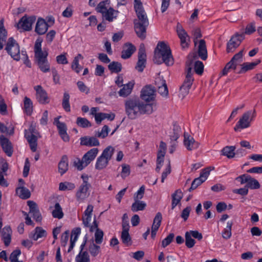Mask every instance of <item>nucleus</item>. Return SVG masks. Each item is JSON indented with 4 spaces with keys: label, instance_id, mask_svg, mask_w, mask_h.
<instances>
[{
    "label": "nucleus",
    "instance_id": "423d86ee",
    "mask_svg": "<svg viewBox=\"0 0 262 262\" xmlns=\"http://www.w3.org/2000/svg\"><path fill=\"white\" fill-rule=\"evenodd\" d=\"M235 180L240 182L241 184H246V186L248 189H258L260 188V185L258 181L255 179L252 178L250 175L244 174L237 177Z\"/></svg>",
    "mask_w": 262,
    "mask_h": 262
},
{
    "label": "nucleus",
    "instance_id": "7ed1b4c3",
    "mask_svg": "<svg viewBox=\"0 0 262 262\" xmlns=\"http://www.w3.org/2000/svg\"><path fill=\"white\" fill-rule=\"evenodd\" d=\"M136 12L138 19L134 21L135 32L139 38L144 40L146 37V28L148 26L149 22L146 14L143 7L134 8Z\"/></svg>",
    "mask_w": 262,
    "mask_h": 262
},
{
    "label": "nucleus",
    "instance_id": "13d9d810",
    "mask_svg": "<svg viewBox=\"0 0 262 262\" xmlns=\"http://www.w3.org/2000/svg\"><path fill=\"white\" fill-rule=\"evenodd\" d=\"M122 169L121 173V176L123 179H125L130 174V166L129 165L123 164L122 165Z\"/></svg>",
    "mask_w": 262,
    "mask_h": 262
},
{
    "label": "nucleus",
    "instance_id": "f8f14e48",
    "mask_svg": "<svg viewBox=\"0 0 262 262\" xmlns=\"http://www.w3.org/2000/svg\"><path fill=\"white\" fill-rule=\"evenodd\" d=\"M48 55V53H45V55L35 57L37 66L43 73H47L50 70V64L47 59Z\"/></svg>",
    "mask_w": 262,
    "mask_h": 262
},
{
    "label": "nucleus",
    "instance_id": "c85d7f7f",
    "mask_svg": "<svg viewBox=\"0 0 262 262\" xmlns=\"http://www.w3.org/2000/svg\"><path fill=\"white\" fill-rule=\"evenodd\" d=\"M35 231L34 233H31L29 235V237L34 241H37L39 238L46 237L47 236L46 230L43 229L41 227H36Z\"/></svg>",
    "mask_w": 262,
    "mask_h": 262
},
{
    "label": "nucleus",
    "instance_id": "052dcab7",
    "mask_svg": "<svg viewBox=\"0 0 262 262\" xmlns=\"http://www.w3.org/2000/svg\"><path fill=\"white\" fill-rule=\"evenodd\" d=\"M174 237V234L173 233H170L166 238L162 241V246L163 248H165L169 245L172 241Z\"/></svg>",
    "mask_w": 262,
    "mask_h": 262
},
{
    "label": "nucleus",
    "instance_id": "473e14b6",
    "mask_svg": "<svg viewBox=\"0 0 262 262\" xmlns=\"http://www.w3.org/2000/svg\"><path fill=\"white\" fill-rule=\"evenodd\" d=\"M181 128L176 122L173 124L172 133L169 135L171 142L176 141L179 138Z\"/></svg>",
    "mask_w": 262,
    "mask_h": 262
},
{
    "label": "nucleus",
    "instance_id": "4c0bfd02",
    "mask_svg": "<svg viewBox=\"0 0 262 262\" xmlns=\"http://www.w3.org/2000/svg\"><path fill=\"white\" fill-rule=\"evenodd\" d=\"M108 162L109 161L100 156L97 159L95 168L98 170H101L107 166Z\"/></svg>",
    "mask_w": 262,
    "mask_h": 262
},
{
    "label": "nucleus",
    "instance_id": "9b49d317",
    "mask_svg": "<svg viewBox=\"0 0 262 262\" xmlns=\"http://www.w3.org/2000/svg\"><path fill=\"white\" fill-rule=\"evenodd\" d=\"M35 20L36 17L35 16H27L25 15L20 19L17 24V27L18 29H22L26 31H30Z\"/></svg>",
    "mask_w": 262,
    "mask_h": 262
},
{
    "label": "nucleus",
    "instance_id": "8fccbe9b",
    "mask_svg": "<svg viewBox=\"0 0 262 262\" xmlns=\"http://www.w3.org/2000/svg\"><path fill=\"white\" fill-rule=\"evenodd\" d=\"M204 67V64L202 61L198 60L194 62V71L197 74L201 75L203 74Z\"/></svg>",
    "mask_w": 262,
    "mask_h": 262
},
{
    "label": "nucleus",
    "instance_id": "774afa93",
    "mask_svg": "<svg viewBox=\"0 0 262 262\" xmlns=\"http://www.w3.org/2000/svg\"><path fill=\"white\" fill-rule=\"evenodd\" d=\"M77 86L79 90L83 93H85L86 94H88L90 91V89L85 85V84L81 81H78L77 82Z\"/></svg>",
    "mask_w": 262,
    "mask_h": 262
},
{
    "label": "nucleus",
    "instance_id": "09e8293b",
    "mask_svg": "<svg viewBox=\"0 0 262 262\" xmlns=\"http://www.w3.org/2000/svg\"><path fill=\"white\" fill-rule=\"evenodd\" d=\"M100 247L92 243L89 247V250L91 255L95 257L100 252Z\"/></svg>",
    "mask_w": 262,
    "mask_h": 262
},
{
    "label": "nucleus",
    "instance_id": "ddd939ff",
    "mask_svg": "<svg viewBox=\"0 0 262 262\" xmlns=\"http://www.w3.org/2000/svg\"><path fill=\"white\" fill-rule=\"evenodd\" d=\"M0 145L4 152L11 157L13 152V148L11 141L4 135L0 136Z\"/></svg>",
    "mask_w": 262,
    "mask_h": 262
},
{
    "label": "nucleus",
    "instance_id": "69168bd1",
    "mask_svg": "<svg viewBox=\"0 0 262 262\" xmlns=\"http://www.w3.org/2000/svg\"><path fill=\"white\" fill-rule=\"evenodd\" d=\"M106 3V1L100 2L96 8V11L102 14L104 13L107 9L105 6Z\"/></svg>",
    "mask_w": 262,
    "mask_h": 262
},
{
    "label": "nucleus",
    "instance_id": "b1692460",
    "mask_svg": "<svg viewBox=\"0 0 262 262\" xmlns=\"http://www.w3.org/2000/svg\"><path fill=\"white\" fill-rule=\"evenodd\" d=\"M8 169V164L7 162H5L2 165L1 170L0 171V185L7 187L8 184L7 181L4 179V176L7 175V171Z\"/></svg>",
    "mask_w": 262,
    "mask_h": 262
},
{
    "label": "nucleus",
    "instance_id": "a18cd8bd",
    "mask_svg": "<svg viewBox=\"0 0 262 262\" xmlns=\"http://www.w3.org/2000/svg\"><path fill=\"white\" fill-rule=\"evenodd\" d=\"M74 184L68 182H61L59 184V189L61 191L70 190L74 189Z\"/></svg>",
    "mask_w": 262,
    "mask_h": 262
},
{
    "label": "nucleus",
    "instance_id": "a19ab883",
    "mask_svg": "<svg viewBox=\"0 0 262 262\" xmlns=\"http://www.w3.org/2000/svg\"><path fill=\"white\" fill-rule=\"evenodd\" d=\"M233 225L232 221H228L227 223L226 228L224 229L222 233V237L226 239H228L231 236V228Z\"/></svg>",
    "mask_w": 262,
    "mask_h": 262
},
{
    "label": "nucleus",
    "instance_id": "2eb2a0df",
    "mask_svg": "<svg viewBox=\"0 0 262 262\" xmlns=\"http://www.w3.org/2000/svg\"><path fill=\"white\" fill-rule=\"evenodd\" d=\"M184 144L188 150H192L199 148L200 143L195 141L193 137L184 133Z\"/></svg>",
    "mask_w": 262,
    "mask_h": 262
},
{
    "label": "nucleus",
    "instance_id": "e433bc0d",
    "mask_svg": "<svg viewBox=\"0 0 262 262\" xmlns=\"http://www.w3.org/2000/svg\"><path fill=\"white\" fill-rule=\"evenodd\" d=\"M24 111L27 115H31L33 111V104L31 100L25 97L24 101Z\"/></svg>",
    "mask_w": 262,
    "mask_h": 262
},
{
    "label": "nucleus",
    "instance_id": "3c124183",
    "mask_svg": "<svg viewBox=\"0 0 262 262\" xmlns=\"http://www.w3.org/2000/svg\"><path fill=\"white\" fill-rule=\"evenodd\" d=\"M256 31L255 23L254 21L251 22L248 24L245 28L244 34L250 35Z\"/></svg>",
    "mask_w": 262,
    "mask_h": 262
},
{
    "label": "nucleus",
    "instance_id": "72a5a7b5",
    "mask_svg": "<svg viewBox=\"0 0 262 262\" xmlns=\"http://www.w3.org/2000/svg\"><path fill=\"white\" fill-rule=\"evenodd\" d=\"M28 137H34V138L40 137L39 135V133L36 129L35 125L31 124L29 127V128L25 130V137L27 138Z\"/></svg>",
    "mask_w": 262,
    "mask_h": 262
},
{
    "label": "nucleus",
    "instance_id": "393cba45",
    "mask_svg": "<svg viewBox=\"0 0 262 262\" xmlns=\"http://www.w3.org/2000/svg\"><path fill=\"white\" fill-rule=\"evenodd\" d=\"M260 62V60L258 59L255 62H244L241 64V69L237 73L238 74L244 73L247 71L252 70Z\"/></svg>",
    "mask_w": 262,
    "mask_h": 262
},
{
    "label": "nucleus",
    "instance_id": "338daca9",
    "mask_svg": "<svg viewBox=\"0 0 262 262\" xmlns=\"http://www.w3.org/2000/svg\"><path fill=\"white\" fill-rule=\"evenodd\" d=\"M203 183L202 180L198 178H195L191 183V187L188 189L189 191L196 189L199 185Z\"/></svg>",
    "mask_w": 262,
    "mask_h": 262
},
{
    "label": "nucleus",
    "instance_id": "79ce46f5",
    "mask_svg": "<svg viewBox=\"0 0 262 262\" xmlns=\"http://www.w3.org/2000/svg\"><path fill=\"white\" fill-rule=\"evenodd\" d=\"M114 150L115 149L113 147L109 146L103 150L101 156L110 161L112 159Z\"/></svg>",
    "mask_w": 262,
    "mask_h": 262
},
{
    "label": "nucleus",
    "instance_id": "1a4fd4ad",
    "mask_svg": "<svg viewBox=\"0 0 262 262\" xmlns=\"http://www.w3.org/2000/svg\"><path fill=\"white\" fill-rule=\"evenodd\" d=\"M256 116V111H248L244 113L239 119L238 122L239 123L241 129L248 128L250 126V122Z\"/></svg>",
    "mask_w": 262,
    "mask_h": 262
},
{
    "label": "nucleus",
    "instance_id": "6ab92c4d",
    "mask_svg": "<svg viewBox=\"0 0 262 262\" xmlns=\"http://www.w3.org/2000/svg\"><path fill=\"white\" fill-rule=\"evenodd\" d=\"M97 148H93L86 152L82 157L83 161H85V164L88 165L96 157L98 153Z\"/></svg>",
    "mask_w": 262,
    "mask_h": 262
},
{
    "label": "nucleus",
    "instance_id": "f257e3e1",
    "mask_svg": "<svg viewBox=\"0 0 262 262\" xmlns=\"http://www.w3.org/2000/svg\"><path fill=\"white\" fill-rule=\"evenodd\" d=\"M154 105L156 106V103L145 104L139 98H128L124 102L125 113L129 119H135L141 114H151Z\"/></svg>",
    "mask_w": 262,
    "mask_h": 262
},
{
    "label": "nucleus",
    "instance_id": "49530a36",
    "mask_svg": "<svg viewBox=\"0 0 262 262\" xmlns=\"http://www.w3.org/2000/svg\"><path fill=\"white\" fill-rule=\"evenodd\" d=\"M162 220V215L161 212H158L156 214L152 223L151 227L159 229L161 226Z\"/></svg>",
    "mask_w": 262,
    "mask_h": 262
},
{
    "label": "nucleus",
    "instance_id": "cd10ccee",
    "mask_svg": "<svg viewBox=\"0 0 262 262\" xmlns=\"http://www.w3.org/2000/svg\"><path fill=\"white\" fill-rule=\"evenodd\" d=\"M235 146H226L221 150L222 155L226 156L229 159L233 158L235 155Z\"/></svg>",
    "mask_w": 262,
    "mask_h": 262
},
{
    "label": "nucleus",
    "instance_id": "58836bf2",
    "mask_svg": "<svg viewBox=\"0 0 262 262\" xmlns=\"http://www.w3.org/2000/svg\"><path fill=\"white\" fill-rule=\"evenodd\" d=\"M122 64L118 61H112L108 65V69L112 73H118L122 70Z\"/></svg>",
    "mask_w": 262,
    "mask_h": 262
},
{
    "label": "nucleus",
    "instance_id": "37998d69",
    "mask_svg": "<svg viewBox=\"0 0 262 262\" xmlns=\"http://www.w3.org/2000/svg\"><path fill=\"white\" fill-rule=\"evenodd\" d=\"M76 123L79 126L82 128L89 127L92 126L91 122L85 118L78 117Z\"/></svg>",
    "mask_w": 262,
    "mask_h": 262
},
{
    "label": "nucleus",
    "instance_id": "ea45409f",
    "mask_svg": "<svg viewBox=\"0 0 262 262\" xmlns=\"http://www.w3.org/2000/svg\"><path fill=\"white\" fill-rule=\"evenodd\" d=\"M70 95L67 92H64L62 101V106L64 110L67 112L71 111L70 104Z\"/></svg>",
    "mask_w": 262,
    "mask_h": 262
},
{
    "label": "nucleus",
    "instance_id": "de8ad7c7",
    "mask_svg": "<svg viewBox=\"0 0 262 262\" xmlns=\"http://www.w3.org/2000/svg\"><path fill=\"white\" fill-rule=\"evenodd\" d=\"M26 139L27 140L30 147V149L33 152H35L37 149V139L38 138H34V137H28L26 138Z\"/></svg>",
    "mask_w": 262,
    "mask_h": 262
},
{
    "label": "nucleus",
    "instance_id": "2f4dec72",
    "mask_svg": "<svg viewBox=\"0 0 262 262\" xmlns=\"http://www.w3.org/2000/svg\"><path fill=\"white\" fill-rule=\"evenodd\" d=\"M182 33L178 34L181 41V46L183 49H185L188 47V41H190V37L186 32L182 31Z\"/></svg>",
    "mask_w": 262,
    "mask_h": 262
},
{
    "label": "nucleus",
    "instance_id": "5fc2aeb1",
    "mask_svg": "<svg viewBox=\"0 0 262 262\" xmlns=\"http://www.w3.org/2000/svg\"><path fill=\"white\" fill-rule=\"evenodd\" d=\"M103 232L97 229L95 233V241L97 244H101L103 241Z\"/></svg>",
    "mask_w": 262,
    "mask_h": 262
},
{
    "label": "nucleus",
    "instance_id": "20e7f679",
    "mask_svg": "<svg viewBox=\"0 0 262 262\" xmlns=\"http://www.w3.org/2000/svg\"><path fill=\"white\" fill-rule=\"evenodd\" d=\"M192 60L189 63H187L186 75L183 83L180 88V95L182 96V98H184L189 92L194 79L192 77L193 72L192 71Z\"/></svg>",
    "mask_w": 262,
    "mask_h": 262
},
{
    "label": "nucleus",
    "instance_id": "0eeeda50",
    "mask_svg": "<svg viewBox=\"0 0 262 262\" xmlns=\"http://www.w3.org/2000/svg\"><path fill=\"white\" fill-rule=\"evenodd\" d=\"M244 39V33H236L233 36L227 45L226 51L227 53L233 52L240 45L241 42Z\"/></svg>",
    "mask_w": 262,
    "mask_h": 262
},
{
    "label": "nucleus",
    "instance_id": "39448f33",
    "mask_svg": "<svg viewBox=\"0 0 262 262\" xmlns=\"http://www.w3.org/2000/svg\"><path fill=\"white\" fill-rule=\"evenodd\" d=\"M5 50L14 60L16 61L20 60V47L13 37L8 38Z\"/></svg>",
    "mask_w": 262,
    "mask_h": 262
},
{
    "label": "nucleus",
    "instance_id": "c03bdc74",
    "mask_svg": "<svg viewBox=\"0 0 262 262\" xmlns=\"http://www.w3.org/2000/svg\"><path fill=\"white\" fill-rule=\"evenodd\" d=\"M185 245L188 248H192L196 242L191 237V234H189V232H186L185 234Z\"/></svg>",
    "mask_w": 262,
    "mask_h": 262
},
{
    "label": "nucleus",
    "instance_id": "603ef678",
    "mask_svg": "<svg viewBox=\"0 0 262 262\" xmlns=\"http://www.w3.org/2000/svg\"><path fill=\"white\" fill-rule=\"evenodd\" d=\"M74 166L77 168L79 170H82L84 167L88 166L87 164H85V161H83V157L82 159L80 160L79 158H77L74 162Z\"/></svg>",
    "mask_w": 262,
    "mask_h": 262
},
{
    "label": "nucleus",
    "instance_id": "dca6fc26",
    "mask_svg": "<svg viewBox=\"0 0 262 262\" xmlns=\"http://www.w3.org/2000/svg\"><path fill=\"white\" fill-rule=\"evenodd\" d=\"M136 47L129 42L125 43L121 52V58L124 59L129 58L136 51Z\"/></svg>",
    "mask_w": 262,
    "mask_h": 262
},
{
    "label": "nucleus",
    "instance_id": "0e129e2a",
    "mask_svg": "<svg viewBox=\"0 0 262 262\" xmlns=\"http://www.w3.org/2000/svg\"><path fill=\"white\" fill-rule=\"evenodd\" d=\"M171 172V165L170 160H168V162L166 168L162 173L161 182L163 183L167 176Z\"/></svg>",
    "mask_w": 262,
    "mask_h": 262
},
{
    "label": "nucleus",
    "instance_id": "7c9ffc66",
    "mask_svg": "<svg viewBox=\"0 0 262 262\" xmlns=\"http://www.w3.org/2000/svg\"><path fill=\"white\" fill-rule=\"evenodd\" d=\"M244 49L235 54L229 61L235 69L243 61Z\"/></svg>",
    "mask_w": 262,
    "mask_h": 262
},
{
    "label": "nucleus",
    "instance_id": "864d4df0",
    "mask_svg": "<svg viewBox=\"0 0 262 262\" xmlns=\"http://www.w3.org/2000/svg\"><path fill=\"white\" fill-rule=\"evenodd\" d=\"M21 254V251L19 249H17L14 250L10 254L9 259L11 262H23L18 260V256Z\"/></svg>",
    "mask_w": 262,
    "mask_h": 262
},
{
    "label": "nucleus",
    "instance_id": "a211bd4d",
    "mask_svg": "<svg viewBox=\"0 0 262 262\" xmlns=\"http://www.w3.org/2000/svg\"><path fill=\"white\" fill-rule=\"evenodd\" d=\"M49 25L42 18H39L36 24L35 31L39 35H43L48 30Z\"/></svg>",
    "mask_w": 262,
    "mask_h": 262
},
{
    "label": "nucleus",
    "instance_id": "4be33fe9",
    "mask_svg": "<svg viewBox=\"0 0 262 262\" xmlns=\"http://www.w3.org/2000/svg\"><path fill=\"white\" fill-rule=\"evenodd\" d=\"M134 84L133 81H129L126 84H123V88L118 92L119 96L123 97L128 96L132 93Z\"/></svg>",
    "mask_w": 262,
    "mask_h": 262
},
{
    "label": "nucleus",
    "instance_id": "f3484780",
    "mask_svg": "<svg viewBox=\"0 0 262 262\" xmlns=\"http://www.w3.org/2000/svg\"><path fill=\"white\" fill-rule=\"evenodd\" d=\"M80 144L86 146L92 147L99 146V140L95 137L84 136L80 138Z\"/></svg>",
    "mask_w": 262,
    "mask_h": 262
},
{
    "label": "nucleus",
    "instance_id": "f704fd0d",
    "mask_svg": "<svg viewBox=\"0 0 262 262\" xmlns=\"http://www.w3.org/2000/svg\"><path fill=\"white\" fill-rule=\"evenodd\" d=\"M42 39L38 38L36 39L34 46L35 57L45 55V53H48L46 51L41 50Z\"/></svg>",
    "mask_w": 262,
    "mask_h": 262
},
{
    "label": "nucleus",
    "instance_id": "412c9836",
    "mask_svg": "<svg viewBox=\"0 0 262 262\" xmlns=\"http://www.w3.org/2000/svg\"><path fill=\"white\" fill-rule=\"evenodd\" d=\"M68 158L67 155H63L58 163V170L61 176L64 174L68 170Z\"/></svg>",
    "mask_w": 262,
    "mask_h": 262
},
{
    "label": "nucleus",
    "instance_id": "9d476101",
    "mask_svg": "<svg viewBox=\"0 0 262 262\" xmlns=\"http://www.w3.org/2000/svg\"><path fill=\"white\" fill-rule=\"evenodd\" d=\"M146 62V54L144 45L142 43L140 46L138 51V60L135 69L139 72H142L145 67Z\"/></svg>",
    "mask_w": 262,
    "mask_h": 262
},
{
    "label": "nucleus",
    "instance_id": "680f3d73",
    "mask_svg": "<svg viewBox=\"0 0 262 262\" xmlns=\"http://www.w3.org/2000/svg\"><path fill=\"white\" fill-rule=\"evenodd\" d=\"M109 131V128L107 125H105L102 128L101 132H98L96 134L97 137L104 138L107 136Z\"/></svg>",
    "mask_w": 262,
    "mask_h": 262
},
{
    "label": "nucleus",
    "instance_id": "e2e57ef3",
    "mask_svg": "<svg viewBox=\"0 0 262 262\" xmlns=\"http://www.w3.org/2000/svg\"><path fill=\"white\" fill-rule=\"evenodd\" d=\"M209 169L210 167H207L203 169L200 173V177H198V178L202 180L203 182H204L206 180V179H207L208 177L210 174V170Z\"/></svg>",
    "mask_w": 262,
    "mask_h": 262
},
{
    "label": "nucleus",
    "instance_id": "4468645a",
    "mask_svg": "<svg viewBox=\"0 0 262 262\" xmlns=\"http://www.w3.org/2000/svg\"><path fill=\"white\" fill-rule=\"evenodd\" d=\"M34 89L36 92V99L40 104H46L49 103L50 99L48 94L41 85L35 86Z\"/></svg>",
    "mask_w": 262,
    "mask_h": 262
},
{
    "label": "nucleus",
    "instance_id": "bf43d9fd",
    "mask_svg": "<svg viewBox=\"0 0 262 262\" xmlns=\"http://www.w3.org/2000/svg\"><path fill=\"white\" fill-rule=\"evenodd\" d=\"M16 192L17 194L19 193L21 196H31V193L29 190L24 187L17 188L16 190Z\"/></svg>",
    "mask_w": 262,
    "mask_h": 262
},
{
    "label": "nucleus",
    "instance_id": "a878e982",
    "mask_svg": "<svg viewBox=\"0 0 262 262\" xmlns=\"http://www.w3.org/2000/svg\"><path fill=\"white\" fill-rule=\"evenodd\" d=\"M119 11L115 10L113 8L110 7L109 9L102 14V16L106 20L111 22L114 18H116Z\"/></svg>",
    "mask_w": 262,
    "mask_h": 262
},
{
    "label": "nucleus",
    "instance_id": "5701e85b",
    "mask_svg": "<svg viewBox=\"0 0 262 262\" xmlns=\"http://www.w3.org/2000/svg\"><path fill=\"white\" fill-rule=\"evenodd\" d=\"M198 55L203 60H205L207 58V51L206 42L204 39H201L199 41Z\"/></svg>",
    "mask_w": 262,
    "mask_h": 262
},
{
    "label": "nucleus",
    "instance_id": "6e6552de",
    "mask_svg": "<svg viewBox=\"0 0 262 262\" xmlns=\"http://www.w3.org/2000/svg\"><path fill=\"white\" fill-rule=\"evenodd\" d=\"M156 96V90L151 85H146L144 86L141 91L140 97L146 102L154 101Z\"/></svg>",
    "mask_w": 262,
    "mask_h": 262
},
{
    "label": "nucleus",
    "instance_id": "6e6d98bb",
    "mask_svg": "<svg viewBox=\"0 0 262 262\" xmlns=\"http://www.w3.org/2000/svg\"><path fill=\"white\" fill-rule=\"evenodd\" d=\"M4 20L2 19L0 20V38L6 40L7 37V31L4 27Z\"/></svg>",
    "mask_w": 262,
    "mask_h": 262
},
{
    "label": "nucleus",
    "instance_id": "4d7b16f0",
    "mask_svg": "<svg viewBox=\"0 0 262 262\" xmlns=\"http://www.w3.org/2000/svg\"><path fill=\"white\" fill-rule=\"evenodd\" d=\"M121 238L122 243L126 245H128V243L131 241V237L128 231H122Z\"/></svg>",
    "mask_w": 262,
    "mask_h": 262
},
{
    "label": "nucleus",
    "instance_id": "bb28decb",
    "mask_svg": "<svg viewBox=\"0 0 262 262\" xmlns=\"http://www.w3.org/2000/svg\"><path fill=\"white\" fill-rule=\"evenodd\" d=\"M138 198H136L131 206V210L133 212L142 211L145 209L146 206V204L144 202L139 200L137 199Z\"/></svg>",
    "mask_w": 262,
    "mask_h": 262
},
{
    "label": "nucleus",
    "instance_id": "f03ea898",
    "mask_svg": "<svg viewBox=\"0 0 262 262\" xmlns=\"http://www.w3.org/2000/svg\"><path fill=\"white\" fill-rule=\"evenodd\" d=\"M154 61L160 64L164 63L169 66L173 64L174 60L170 47L164 42H159L154 51Z\"/></svg>",
    "mask_w": 262,
    "mask_h": 262
},
{
    "label": "nucleus",
    "instance_id": "c756f323",
    "mask_svg": "<svg viewBox=\"0 0 262 262\" xmlns=\"http://www.w3.org/2000/svg\"><path fill=\"white\" fill-rule=\"evenodd\" d=\"M90 187V184L82 183L77 192V196H85L86 195H89L90 192L89 190Z\"/></svg>",
    "mask_w": 262,
    "mask_h": 262
},
{
    "label": "nucleus",
    "instance_id": "aec40b11",
    "mask_svg": "<svg viewBox=\"0 0 262 262\" xmlns=\"http://www.w3.org/2000/svg\"><path fill=\"white\" fill-rule=\"evenodd\" d=\"M12 230L10 226L5 227L2 231V238L6 246H8L11 241Z\"/></svg>",
    "mask_w": 262,
    "mask_h": 262
},
{
    "label": "nucleus",
    "instance_id": "c9c22d12",
    "mask_svg": "<svg viewBox=\"0 0 262 262\" xmlns=\"http://www.w3.org/2000/svg\"><path fill=\"white\" fill-rule=\"evenodd\" d=\"M53 217L61 219L63 217L64 214L62 208L58 203H56L54 206V209L52 212Z\"/></svg>",
    "mask_w": 262,
    "mask_h": 262
}]
</instances>
